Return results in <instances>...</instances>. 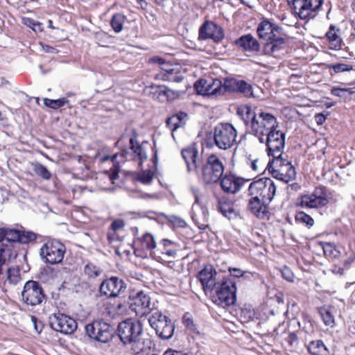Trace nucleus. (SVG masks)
I'll list each match as a JSON object with an SVG mask.
<instances>
[{"label": "nucleus", "mask_w": 355, "mask_h": 355, "mask_svg": "<svg viewBox=\"0 0 355 355\" xmlns=\"http://www.w3.org/2000/svg\"><path fill=\"white\" fill-rule=\"evenodd\" d=\"M7 280L11 284H16L20 280L19 271L15 268H8L7 270Z\"/></svg>", "instance_id": "nucleus-46"}, {"label": "nucleus", "mask_w": 355, "mask_h": 355, "mask_svg": "<svg viewBox=\"0 0 355 355\" xmlns=\"http://www.w3.org/2000/svg\"><path fill=\"white\" fill-rule=\"evenodd\" d=\"M242 112V119L245 125L261 143L264 142V137L278 126L276 118L271 114L264 112L257 114L250 107H245Z\"/></svg>", "instance_id": "nucleus-2"}, {"label": "nucleus", "mask_w": 355, "mask_h": 355, "mask_svg": "<svg viewBox=\"0 0 355 355\" xmlns=\"http://www.w3.org/2000/svg\"><path fill=\"white\" fill-rule=\"evenodd\" d=\"M339 32V28H337L334 25H331L329 31L326 33V37L328 39L329 47L331 49L338 50L342 47L343 42L338 33Z\"/></svg>", "instance_id": "nucleus-27"}, {"label": "nucleus", "mask_w": 355, "mask_h": 355, "mask_svg": "<svg viewBox=\"0 0 355 355\" xmlns=\"http://www.w3.org/2000/svg\"><path fill=\"white\" fill-rule=\"evenodd\" d=\"M160 244L164 247V250L168 249L169 247H178V244L175 242H173L171 240L164 239L161 241Z\"/></svg>", "instance_id": "nucleus-58"}, {"label": "nucleus", "mask_w": 355, "mask_h": 355, "mask_svg": "<svg viewBox=\"0 0 355 355\" xmlns=\"http://www.w3.org/2000/svg\"><path fill=\"white\" fill-rule=\"evenodd\" d=\"M236 137L237 131L231 123H220L214 129V142L219 149L231 148L235 144Z\"/></svg>", "instance_id": "nucleus-7"}, {"label": "nucleus", "mask_w": 355, "mask_h": 355, "mask_svg": "<svg viewBox=\"0 0 355 355\" xmlns=\"http://www.w3.org/2000/svg\"><path fill=\"white\" fill-rule=\"evenodd\" d=\"M150 298L143 291H139L129 303V308L137 315H144L149 313Z\"/></svg>", "instance_id": "nucleus-19"}, {"label": "nucleus", "mask_w": 355, "mask_h": 355, "mask_svg": "<svg viewBox=\"0 0 355 355\" xmlns=\"http://www.w3.org/2000/svg\"><path fill=\"white\" fill-rule=\"evenodd\" d=\"M328 194L324 187H316L311 195H304L297 198L294 205L302 208H318L327 205Z\"/></svg>", "instance_id": "nucleus-11"}, {"label": "nucleus", "mask_w": 355, "mask_h": 355, "mask_svg": "<svg viewBox=\"0 0 355 355\" xmlns=\"http://www.w3.org/2000/svg\"><path fill=\"white\" fill-rule=\"evenodd\" d=\"M19 231L11 228H0V275L6 261L16 257L13 247L14 243H18Z\"/></svg>", "instance_id": "nucleus-4"}, {"label": "nucleus", "mask_w": 355, "mask_h": 355, "mask_svg": "<svg viewBox=\"0 0 355 355\" xmlns=\"http://www.w3.org/2000/svg\"><path fill=\"white\" fill-rule=\"evenodd\" d=\"M117 334L131 354L137 355L144 351L146 346L142 338L143 327L139 321L132 319L122 321L118 325Z\"/></svg>", "instance_id": "nucleus-3"}, {"label": "nucleus", "mask_w": 355, "mask_h": 355, "mask_svg": "<svg viewBox=\"0 0 355 355\" xmlns=\"http://www.w3.org/2000/svg\"><path fill=\"white\" fill-rule=\"evenodd\" d=\"M154 178V172L151 170L142 171L137 173V179L144 184H150Z\"/></svg>", "instance_id": "nucleus-41"}, {"label": "nucleus", "mask_w": 355, "mask_h": 355, "mask_svg": "<svg viewBox=\"0 0 355 355\" xmlns=\"http://www.w3.org/2000/svg\"><path fill=\"white\" fill-rule=\"evenodd\" d=\"M130 132V148L132 151L134 158L139 160V166H141L142 162L147 159V153L144 150L143 145L139 144L137 141L138 134L137 130L135 129H131Z\"/></svg>", "instance_id": "nucleus-22"}, {"label": "nucleus", "mask_w": 355, "mask_h": 355, "mask_svg": "<svg viewBox=\"0 0 355 355\" xmlns=\"http://www.w3.org/2000/svg\"><path fill=\"white\" fill-rule=\"evenodd\" d=\"M218 209L224 216L229 218L234 212L233 202L224 197L218 200Z\"/></svg>", "instance_id": "nucleus-30"}, {"label": "nucleus", "mask_w": 355, "mask_h": 355, "mask_svg": "<svg viewBox=\"0 0 355 355\" xmlns=\"http://www.w3.org/2000/svg\"><path fill=\"white\" fill-rule=\"evenodd\" d=\"M235 44L243 51L257 52L260 48L258 41L250 34L241 36Z\"/></svg>", "instance_id": "nucleus-24"}, {"label": "nucleus", "mask_w": 355, "mask_h": 355, "mask_svg": "<svg viewBox=\"0 0 355 355\" xmlns=\"http://www.w3.org/2000/svg\"><path fill=\"white\" fill-rule=\"evenodd\" d=\"M277 186L274 182L270 178H266V182L263 188V192L260 198L263 202L269 203L273 199L275 194Z\"/></svg>", "instance_id": "nucleus-28"}, {"label": "nucleus", "mask_w": 355, "mask_h": 355, "mask_svg": "<svg viewBox=\"0 0 355 355\" xmlns=\"http://www.w3.org/2000/svg\"><path fill=\"white\" fill-rule=\"evenodd\" d=\"M67 103H68V100L65 98H61L56 100H52L49 98H44V103L46 107H51L52 109H58L59 107H62Z\"/></svg>", "instance_id": "nucleus-43"}, {"label": "nucleus", "mask_w": 355, "mask_h": 355, "mask_svg": "<svg viewBox=\"0 0 355 355\" xmlns=\"http://www.w3.org/2000/svg\"><path fill=\"white\" fill-rule=\"evenodd\" d=\"M156 247L157 243L154 236L148 232L144 234L141 236L136 237L133 242L135 256L142 259L146 258L148 252L151 253Z\"/></svg>", "instance_id": "nucleus-15"}, {"label": "nucleus", "mask_w": 355, "mask_h": 355, "mask_svg": "<svg viewBox=\"0 0 355 355\" xmlns=\"http://www.w3.org/2000/svg\"><path fill=\"white\" fill-rule=\"evenodd\" d=\"M322 3L323 0H290V9L295 17L308 19L315 16Z\"/></svg>", "instance_id": "nucleus-9"}, {"label": "nucleus", "mask_w": 355, "mask_h": 355, "mask_svg": "<svg viewBox=\"0 0 355 355\" xmlns=\"http://www.w3.org/2000/svg\"><path fill=\"white\" fill-rule=\"evenodd\" d=\"M189 171H195L199 180L205 184L218 182L224 172V164L215 154L209 155L200 165L201 156L195 145H191L182 150Z\"/></svg>", "instance_id": "nucleus-1"}, {"label": "nucleus", "mask_w": 355, "mask_h": 355, "mask_svg": "<svg viewBox=\"0 0 355 355\" xmlns=\"http://www.w3.org/2000/svg\"><path fill=\"white\" fill-rule=\"evenodd\" d=\"M217 272L211 265H206L198 274L205 293L211 292L216 286V276Z\"/></svg>", "instance_id": "nucleus-20"}, {"label": "nucleus", "mask_w": 355, "mask_h": 355, "mask_svg": "<svg viewBox=\"0 0 355 355\" xmlns=\"http://www.w3.org/2000/svg\"><path fill=\"white\" fill-rule=\"evenodd\" d=\"M329 114V112H326L325 114L324 113L316 114L314 116L316 123L319 125H322L325 122V121L327 119V116Z\"/></svg>", "instance_id": "nucleus-55"}, {"label": "nucleus", "mask_w": 355, "mask_h": 355, "mask_svg": "<svg viewBox=\"0 0 355 355\" xmlns=\"http://www.w3.org/2000/svg\"><path fill=\"white\" fill-rule=\"evenodd\" d=\"M125 289L126 284L124 281L116 277L104 280L100 286L101 294L110 298L119 296Z\"/></svg>", "instance_id": "nucleus-17"}, {"label": "nucleus", "mask_w": 355, "mask_h": 355, "mask_svg": "<svg viewBox=\"0 0 355 355\" xmlns=\"http://www.w3.org/2000/svg\"><path fill=\"white\" fill-rule=\"evenodd\" d=\"M322 248H323V250H324V253L327 256L336 257L338 252L336 251L335 247L332 244H331L329 243H326L322 246Z\"/></svg>", "instance_id": "nucleus-52"}, {"label": "nucleus", "mask_w": 355, "mask_h": 355, "mask_svg": "<svg viewBox=\"0 0 355 355\" xmlns=\"http://www.w3.org/2000/svg\"><path fill=\"white\" fill-rule=\"evenodd\" d=\"M229 270L232 275H233L234 277H242L245 273L244 271L241 270L239 268H230L229 269Z\"/></svg>", "instance_id": "nucleus-62"}, {"label": "nucleus", "mask_w": 355, "mask_h": 355, "mask_svg": "<svg viewBox=\"0 0 355 355\" xmlns=\"http://www.w3.org/2000/svg\"><path fill=\"white\" fill-rule=\"evenodd\" d=\"M148 322L160 339L169 340L173 337L175 329V324L162 312H152L148 318Z\"/></svg>", "instance_id": "nucleus-6"}, {"label": "nucleus", "mask_w": 355, "mask_h": 355, "mask_svg": "<svg viewBox=\"0 0 355 355\" xmlns=\"http://www.w3.org/2000/svg\"><path fill=\"white\" fill-rule=\"evenodd\" d=\"M103 270L92 263H87L84 268V272L89 278H95L100 276Z\"/></svg>", "instance_id": "nucleus-40"}, {"label": "nucleus", "mask_w": 355, "mask_h": 355, "mask_svg": "<svg viewBox=\"0 0 355 355\" xmlns=\"http://www.w3.org/2000/svg\"><path fill=\"white\" fill-rule=\"evenodd\" d=\"M24 23L27 26L31 28L33 31H36V28H40L41 24L31 18H24Z\"/></svg>", "instance_id": "nucleus-53"}, {"label": "nucleus", "mask_w": 355, "mask_h": 355, "mask_svg": "<svg viewBox=\"0 0 355 355\" xmlns=\"http://www.w3.org/2000/svg\"><path fill=\"white\" fill-rule=\"evenodd\" d=\"M285 138L286 134L277 128H274L272 131L266 136L264 142L267 146L268 154L269 156L275 157H284L287 153H283L282 150L285 147Z\"/></svg>", "instance_id": "nucleus-13"}, {"label": "nucleus", "mask_w": 355, "mask_h": 355, "mask_svg": "<svg viewBox=\"0 0 355 355\" xmlns=\"http://www.w3.org/2000/svg\"><path fill=\"white\" fill-rule=\"evenodd\" d=\"M125 223L122 220H116L112 223L110 227L113 231L116 232L123 229Z\"/></svg>", "instance_id": "nucleus-57"}, {"label": "nucleus", "mask_w": 355, "mask_h": 355, "mask_svg": "<svg viewBox=\"0 0 355 355\" xmlns=\"http://www.w3.org/2000/svg\"><path fill=\"white\" fill-rule=\"evenodd\" d=\"M162 79L169 82L180 83L184 79V73L180 66L175 65L169 73L162 74Z\"/></svg>", "instance_id": "nucleus-32"}, {"label": "nucleus", "mask_w": 355, "mask_h": 355, "mask_svg": "<svg viewBox=\"0 0 355 355\" xmlns=\"http://www.w3.org/2000/svg\"><path fill=\"white\" fill-rule=\"evenodd\" d=\"M236 92L243 94L245 97L253 96L252 86L243 80H239Z\"/></svg>", "instance_id": "nucleus-39"}, {"label": "nucleus", "mask_w": 355, "mask_h": 355, "mask_svg": "<svg viewBox=\"0 0 355 355\" xmlns=\"http://www.w3.org/2000/svg\"><path fill=\"white\" fill-rule=\"evenodd\" d=\"M178 247H173L171 249H166L164 250L163 254H165L168 257H175L177 254Z\"/></svg>", "instance_id": "nucleus-61"}, {"label": "nucleus", "mask_w": 355, "mask_h": 355, "mask_svg": "<svg viewBox=\"0 0 355 355\" xmlns=\"http://www.w3.org/2000/svg\"><path fill=\"white\" fill-rule=\"evenodd\" d=\"M198 38L202 40L211 39L216 42H219L224 38L223 30L215 23L206 21L199 29Z\"/></svg>", "instance_id": "nucleus-18"}, {"label": "nucleus", "mask_w": 355, "mask_h": 355, "mask_svg": "<svg viewBox=\"0 0 355 355\" xmlns=\"http://www.w3.org/2000/svg\"><path fill=\"white\" fill-rule=\"evenodd\" d=\"M126 17L121 13H116L112 17L110 24L115 33H120L123 30Z\"/></svg>", "instance_id": "nucleus-35"}, {"label": "nucleus", "mask_w": 355, "mask_h": 355, "mask_svg": "<svg viewBox=\"0 0 355 355\" xmlns=\"http://www.w3.org/2000/svg\"><path fill=\"white\" fill-rule=\"evenodd\" d=\"M85 329L90 338L101 343H107L112 336L110 325L103 320H94L87 324Z\"/></svg>", "instance_id": "nucleus-12"}, {"label": "nucleus", "mask_w": 355, "mask_h": 355, "mask_svg": "<svg viewBox=\"0 0 355 355\" xmlns=\"http://www.w3.org/2000/svg\"><path fill=\"white\" fill-rule=\"evenodd\" d=\"M37 239V235L33 232L19 231V238L18 243H28Z\"/></svg>", "instance_id": "nucleus-44"}, {"label": "nucleus", "mask_w": 355, "mask_h": 355, "mask_svg": "<svg viewBox=\"0 0 355 355\" xmlns=\"http://www.w3.org/2000/svg\"><path fill=\"white\" fill-rule=\"evenodd\" d=\"M182 323L184 324L185 327L190 331L199 334L197 325L194 323V321L191 315L189 313H186L183 315Z\"/></svg>", "instance_id": "nucleus-42"}, {"label": "nucleus", "mask_w": 355, "mask_h": 355, "mask_svg": "<svg viewBox=\"0 0 355 355\" xmlns=\"http://www.w3.org/2000/svg\"><path fill=\"white\" fill-rule=\"evenodd\" d=\"M319 313L327 326L332 327L335 323L334 316L333 315L330 309L321 307L319 309Z\"/></svg>", "instance_id": "nucleus-36"}, {"label": "nucleus", "mask_w": 355, "mask_h": 355, "mask_svg": "<svg viewBox=\"0 0 355 355\" xmlns=\"http://www.w3.org/2000/svg\"><path fill=\"white\" fill-rule=\"evenodd\" d=\"M270 164L271 173L273 178L279 181L277 187H279V184H286L288 182V155H284V157H275V159L268 163Z\"/></svg>", "instance_id": "nucleus-14"}, {"label": "nucleus", "mask_w": 355, "mask_h": 355, "mask_svg": "<svg viewBox=\"0 0 355 355\" xmlns=\"http://www.w3.org/2000/svg\"><path fill=\"white\" fill-rule=\"evenodd\" d=\"M308 350L313 355H326L327 351L322 341L319 340L311 342Z\"/></svg>", "instance_id": "nucleus-34"}, {"label": "nucleus", "mask_w": 355, "mask_h": 355, "mask_svg": "<svg viewBox=\"0 0 355 355\" xmlns=\"http://www.w3.org/2000/svg\"><path fill=\"white\" fill-rule=\"evenodd\" d=\"M174 67L175 66L171 65L168 62H165V64L161 67V69L162 71L160 76L162 77L163 73H169L172 71L173 68H174Z\"/></svg>", "instance_id": "nucleus-59"}, {"label": "nucleus", "mask_w": 355, "mask_h": 355, "mask_svg": "<svg viewBox=\"0 0 355 355\" xmlns=\"http://www.w3.org/2000/svg\"><path fill=\"white\" fill-rule=\"evenodd\" d=\"M239 80L235 78H226L224 83H222V95L225 92H236Z\"/></svg>", "instance_id": "nucleus-37"}, {"label": "nucleus", "mask_w": 355, "mask_h": 355, "mask_svg": "<svg viewBox=\"0 0 355 355\" xmlns=\"http://www.w3.org/2000/svg\"><path fill=\"white\" fill-rule=\"evenodd\" d=\"M215 293L212 295V301L223 307L229 306L236 300V283L229 278H223L218 282L214 287Z\"/></svg>", "instance_id": "nucleus-5"}, {"label": "nucleus", "mask_w": 355, "mask_h": 355, "mask_svg": "<svg viewBox=\"0 0 355 355\" xmlns=\"http://www.w3.org/2000/svg\"><path fill=\"white\" fill-rule=\"evenodd\" d=\"M188 115L187 113L180 112L172 115L166 120V125L172 132L176 130L178 128L185 124V120Z\"/></svg>", "instance_id": "nucleus-29"}, {"label": "nucleus", "mask_w": 355, "mask_h": 355, "mask_svg": "<svg viewBox=\"0 0 355 355\" xmlns=\"http://www.w3.org/2000/svg\"><path fill=\"white\" fill-rule=\"evenodd\" d=\"M50 324L55 331L64 334H71L77 329V322L74 319L60 313L50 317Z\"/></svg>", "instance_id": "nucleus-16"}, {"label": "nucleus", "mask_w": 355, "mask_h": 355, "mask_svg": "<svg viewBox=\"0 0 355 355\" xmlns=\"http://www.w3.org/2000/svg\"><path fill=\"white\" fill-rule=\"evenodd\" d=\"M21 297L25 304L35 306L41 304L45 300L46 295L38 282L29 280L24 286Z\"/></svg>", "instance_id": "nucleus-10"}, {"label": "nucleus", "mask_w": 355, "mask_h": 355, "mask_svg": "<svg viewBox=\"0 0 355 355\" xmlns=\"http://www.w3.org/2000/svg\"><path fill=\"white\" fill-rule=\"evenodd\" d=\"M348 92L349 94H353L354 92L352 88H340L338 87H333L331 89V94L338 97H344L345 94Z\"/></svg>", "instance_id": "nucleus-49"}, {"label": "nucleus", "mask_w": 355, "mask_h": 355, "mask_svg": "<svg viewBox=\"0 0 355 355\" xmlns=\"http://www.w3.org/2000/svg\"><path fill=\"white\" fill-rule=\"evenodd\" d=\"M222 82L218 79L209 80L206 95L207 96L218 97L222 96Z\"/></svg>", "instance_id": "nucleus-31"}, {"label": "nucleus", "mask_w": 355, "mask_h": 355, "mask_svg": "<svg viewBox=\"0 0 355 355\" xmlns=\"http://www.w3.org/2000/svg\"><path fill=\"white\" fill-rule=\"evenodd\" d=\"M159 96H164L167 101L172 100L178 96V94L166 87L159 88Z\"/></svg>", "instance_id": "nucleus-50"}, {"label": "nucleus", "mask_w": 355, "mask_h": 355, "mask_svg": "<svg viewBox=\"0 0 355 355\" xmlns=\"http://www.w3.org/2000/svg\"><path fill=\"white\" fill-rule=\"evenodd\" d=\"M266 204L261 198L251 197L248 200V208L256 216L263 218L267 216L268 214Z\"/></svg>", "instance_id": "nucleus-26"}, {"label": "nucleus", "mask_w": 355, "mask_h": 355, "mask_svg": "<svg viewBox=\"0 0 355 355\" xmlns=\"http://www.w3.org/2000/svg\"><path fill=\"white\" fill-rule=\"evenodd\" d=\"M163 355H187L181 351H177L172 349H167Z\"/></svg>", "instance_id": "nucleus-63"}, {"label": "nucleus", "mask_w": 355, "mask_h": 355, "mask_svg": "<svg viewBox=\"0 0 355 355\" xmlns=\"http://www.w3.org/2000/svg\"><path fill=\"white\" fill-rule=\"evenodd\" d=\"M105 174L107 175L110 181L112 184H116V180L119 179V171L117 169L111 170L110 171H106Z\"/></svg>", "instance_id": "nucleus-54"}, {"label": "nucleus", "mask_w": 355, "mask_h": 355, "mask_svg": "<svg viewBox=\"0 0 355 355\" xmlns=\"http://www.w3.org/2000/svg\"><path fill=\"white\" fill-rule=\"evenodd\" d=\"M247 164L250 165V168L254 172L260 173L263 169V166L259 163L258 159H252L251 157H248Z\"/></svg>", "instance_id": "nucleus-51"}, {"label": "nucleus", "mask_w": 355, "mask_h": 355, "mask_svg": "<svg viewBox=\"0 0 355 355\" xmlns=\"http://www.w3.org/2000/svg\"><path fill=\"white\" fill-rule=\"evenodd\" d=\"M39 44L41 46L42 51L44 53L55 54L58 52V51L55 48L45 44L42 42H40Z\"/></svg>", "instance_id": "nucleus-56"}, {"label": "nucleus", "mask_w": 355, "mask_h": 355, "mask_svg": "<svg viewBox=\"0 0 355 355\" xmlns=\"http://www.w3.org/2000/svg\"><path fill=\"white\" fill-rule=\"evenodd\" d=\"M209 80L201 79L197 81L194 86L198 94L205 96L206 95V91L209 85Z\"/></svg>", "instance_id": "nucleus-48"}, {"label": "nucleus", "mask_w": 355, "mask_h": 355, "mask_svg": "<svg viewBox=\"0 0 355 355\" xmlns=\"http://www.w3.org/2000/svg\"><path fill=\"white\" fill-rule=\"evenodd\" d=\"M155 1L162 8H165L173 3V0H155Z\"/></svg>", "instance_id": "nucleus-64"}, {"label": "nucleus", "mask_w": 355, "mask_h": 355, "mask_svg": "<svg viewBox=\"0 0 355 355\" xmlns=\"http://www.w3.org/2000/svg\"><path fill=\"white\" fill-rule=\"evenodd\" d=\"M265 182L266 178H261L250 183L248 187L249 196L251 197H255L256 198H260Z\"/></svg>", "instance_id": "nucleus-33"}, {"label": "nucleus", "mask_w": 355, "mask_h": 355, "mask_svg": "<svg viewBox=\"0 0 355 355\" xmlns=\"http://www.w3.org/2000/svg\"><path fill=\"white\" fill-rule=\"evenodd\" d=\"M128 304L124 302H119L116 304V311L118 313H123L126 311Z\"/></svg>", "instance_id": "nucleus-60"}, {"label": "nucleus", "mask_w": 355, "mask_h": 355, "mask_svg": "<svg viewBox=\"0 0 355 355\" xmlns=\"http://www.w3.org/2000/svg\"><path fill=\"white\" fill-rule=\"evenodd\" d=\"M220 186L223 191L235 193L239 191L242 184L238 178L232 175H225L220 178Z\"/></svg>", "instance_id": "nucleus-25"}, {"label": "nucleus", "mask_w": 355, "mask_h": 355, "mask_svg": "<svg viewBox=\"0 0 355 355\" xmlns=\"http://www.w3.org/2000/svg\"><path fill=\"white\" fill-rule=\"evenodd\" d=\"M65 246L58 240L47 241L40 248V254L42 259L51 265L62 262L64 253Z\"/></svg>", "instance_id": "nucleus-8"}, {"label": "nucleus", "mask_w": 355, "mask_h": 355, "mask_svg": "<svg viewBox=\"0 0 355 355\" xmlns=\"http://www.w3.org/2000/svg\"><path fill=\"white\" fill-rule=\"evenodd\" d=\"M285 40L282 37V34L277 35L274 39L267 41L263 46V52L265 55L279 57L280 51L284 49Z\"/></svg>", "instance_id": "nucleus-23"}, {"label": "nucleus", "mask_w": 355, "mask_h": 355, "mask_svg": "<svg viewBox=\"0 0 355 355\" xmlns=\"http://www.w3.org/2000/svg\"><path fill=\"white\" fill-rule=\"evenodd\" d=\"M33 171L35 174L45 180H49L51 178V173L46 166L40 163L33 164Z\"/></svg>", "instance_id": "nucleus-38"}, {"label": "nucleus", "mask_w": 355, "mask_h": 355, "mask_svg": "<svg viewBox=\"0 0 355 355\" xmlns=\"http://www.w3.org/2000/svg\"><path fill=\"white\" fill-rule=\"evenodd\" d=\"M295 220L310 227L313 225V219L303 211H300L296 214Z\"/></svg>", "instance_id": "nucleus-47"}, {"label": "nucleus", "mask_w": 355, "mask_h": 355, "mask_svg": "<svg viewBox=\"0 0 355 355\" xmlns=\"http://www.w3.org/2000/svg\"><path fill=\"white\" fill-rule=\"evenodd\" d=\"M257 33L260 39L268 41L282 34V28L269 21H262L257 27Z\"/></svg>", "instance_id": "nucleus-21"}, {"label": "nucleus", "mask_w": 355, "mask_h": 355, "mask_svg": "<svg viewBox=\"0 0 355 355\" xmlns=\"http://www.w3.org/2000/svg\"><path fill=\"white\" fill-rule=\"evenodd\" d=\"M329 68L332 69L336 73L349 71L353 69L352 65L344 63L331 64L329 65Z\"/></svg>", "instance_id": "nucleus-45"}]
</instances>
